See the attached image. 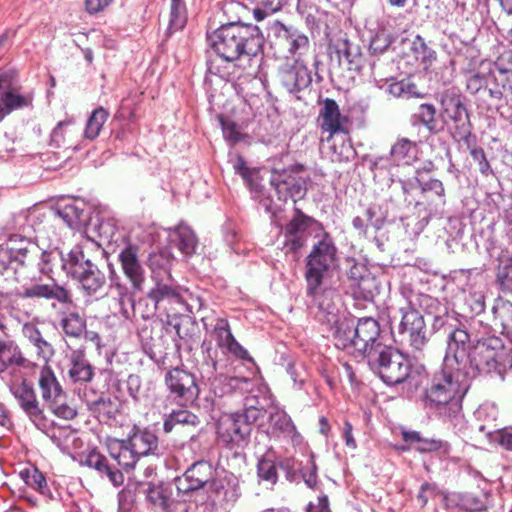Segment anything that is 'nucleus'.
I'll return each instance as SVG.
<instances>
[{"mask_svg":"<svg viewBox=\"0 0 512 512\" xmlns=\"http://www.w3.org/2000/svg\"><path fill=\"white\" fill-rule=\"evenodd\" d=\"M419 301L426 314L432 317L433 330L443 329L447 333V348L454 341L453 337H457V334L463 335V343L458 345V350L464 354V359L459 368L470 380L479 373H489L497 368L504 354V345L500 338L490 336L478 339L470 347L471 335L467 330L453 324L456 319L449 314L445 304L429 295H421Z\"/></svg>","mask_w":512,"mask_h":512,"instance_id":"obj_1","label":"nucleus"},{"mask_svg":"<svg viewBox=\"0 0 512 512\" xmlns=\"http://www.w3.org/2000/svg\"><path fill=\"white\" fill-rule=\"evenodd\" d=\"M463 339L462 334L453 337L450 348H446L442 369L433 374L422 398L425 408L439 411L446 417H454L460 411L461 400L470 385V379L459 368L464 354L458 350V345Z\"/></svg>","mask_w":512,"mask_h":512,"instance_id":"obj_2","label":"nucleus"},{"mask_svg":"<svg viewBox=\"0 0 512 512\" xmlns=\"http://www.w3.org/2000/svg\"><path fill=\"white\" fill-rule=\"evenodd\" d=\"M212 49L227 62L252 61L261 54L264 36L258 26L228 23L208 36Z\"/></svg>","mask_w":512,"mask_h":512,"instance_id":"obj_3","label":"nucleus"},{"mask_svg":"<svg viewBox=\"0 0 512 512\" xmlns=\"http://www.w3.org/2000/svg\"><path fill=\"white\" fill-rule=\"evenodd\" d=\"M380 325L372 317H363L354 323L346 319L333 332L335 346L354 357L367 360L384 344L380 341Z\"/></svg>","mask_w":512,"mask_h":512,"instance_id":"obj_4","label":"nucleus"},{"mask_svg":"<svg viewBox=\"0 0 512 512\" xmlns=\"http://www.w3.org/2000/svg\"><path fill=\"white\" fill-rule=\"evenodd\" d=\"M40 257L44 263L49 262L50 254L41 249L29 239L13 234L9 237L7 246L0 247V278L4 281H17L20 266Z\"/></svg>","mask_w":512,"mask_h":512,"instance_id":"obj_5","label":"nucleus"},{"mask_svg":"<svg viewBox=\"0 0 512 512\" xmlns=\"http://www.w3.org/2000/svg\"><path fill=\"white\" fill-rule=\"evenodd\" d=\"M337 248L333 239L324 234L312 247L306 258L305 279L307 282V295L314 296L320 289L326 274L337 266Z\"/></svg>","mask_w":512,"mask_h":512,"instance_id":"obj_6","label":"nucleus"},{"mask_svg":"<svg viewBox=\"0 0 512 512\" xmlns=\"http://www.w3.org/2000/svg\"><path fill=\"white\" fill-rule=\"evenodd\" d=\"M372 371L388 385L404 382L410 375L411 363L399 350L384 345L367 360Z\"/></svg>","mask_w":512,"mask_h":512,"instance_id":"obj_7","label":"nucleus"},{"mask_svg":"<svg viewBox=\"0 0 512 512\" xmlns=\"http://www.w3.org/2000/svg\"><path fill=\"white\" fill-rule=\"evenodd\" d=\"M61 261L62 269L67 275L77 280L88 294H95L104 286L106 282L104 273L86 257L82 250L72 249L66 257L61 258Z\"/></svg>","mask_w":512,"mask_h":512,"instance_id":"obj_8","label":"nucleus"},{"mask_svg":"<svg viewBox=\"0 0 512 512\" xmlns=\"http://www.w3.org/2000/svg\"><path fill=\"white\" fill-rule=\"evenodd\" d=\"M213 478L212 466L206 461L193 463L182 476L175 478L176 489L179 494H189L207 486L213 495L210 496L213 502L227 499V491L223 492V485Z\"/></svg>","mask_w":512,"mask_h":512,"instance_id":"obj_9","label":"nucleus"},{"mask_svg":"<svg viewBox=\"0 0 512 512\" xmlns=\"http://www.w3.org/2000/svg\"><path fill=\"white\" fill-rule=\"evenodd\" d=\"M401 320L398 334L402 343H406L414 351H422L428 342L427 328L423 315L411 304L399 309Z\"/></svg>","mask_w":512,"mask_h":512,"instance_id":"obj_10","label":"nucleus"},{"mask_svg":"<svg viewBox=\"0 0 512 512\" xmlns=\"http://www.w3.org/2000/svg\"><path fill=\"white\" fill-rule=\"evenodd\" d=\"M269 29L274 37V45L280 52L294 56L308 51L309 38L299 29L279 21H274Z\"/></svg>","mask_w":512,"mask_h":512,"instance_id":"obj_11","label":"nucleus"},{"mask_svg":"<svg viewBox=\"0 0 512 512\" xmlns=\"http://www.w3.org/2000/svg\"><path fill=\"white\" fill-rule=\"evenodd\" d=\"M165 384L171 396L182 405L192 403L199 395V388L192 373L173 368L165 375Z\"/></svg>","mask_w":512,"mask_h":512,"instance_id":"obj_12","label":"nucleus"},{"mask_svg":"<svg viewBox=\"0 0 512 512\" xmlns=\"http://www.w3.org/2000/svg\"><path fill=\"white\" fill-rule=\"evenodd\" d=\"M417 183L423 196L430 194L435 196L434 201L416 202L415 208L419 216H422L425 220L433 217H442L446 205V193L442 181L431 178L427 181L417 180Z\"/></svg>","mask_w":512,"mask_h":512,"instance_id":"obj_13","label":"nucleus"},{"mask_svg":"<svg viewBox=\"0 0 512 512\" xmlns=\"http://www.w3.org/2000/svg\"><path fill=\"white\" fill-rule=\"evenodd\" d=\"M250 433L251 427L243 422L240 413L223 414L217 422L219 439L231 448L243 446Z\"/></svg>","mask_w":512,"mask_h":512,"instance_id":"obj_14","label":"nucleus"},{"mask_svg":"<svg viewBox=\"0 0 512 512\" xmlns=\"http://www.w3.org/2000/svg\"><path fill=\"white\" fill-rule=\"evenodd\" d=\"M7 385L25 414L38 426L44 416L32 384L24 379L21 382L10 380Z\"/></svg>","mask_w":512,"mask_h":512,"instance_id":"obj_15","label":"nucleus"},{"mask_svg":"<svg viewBox=\"0 0 512 512\" xmlns=\"http://www.w3.org/2000/svg\"><path fill=\"white\" fill-rule=\"evenodd\" d=\"M440 104L442 115L447 116L457 125L461 136L469 135V117L461 95L453 89L446 90L441 95Z\"/></svg>","mask_w":512,"mask_h":512,"instance_id":"obj_16","label":"nucleus"},{"mask_svg":"<svg viewBox=\"0 0 512 512\" xmlns=\"http://www.w3.org/2000/svg\"><path fill=\"white\" fill-rule=\"evenodd\" d=\"M279 81L289 92L295 93L301 91L312 82L311 73L302 63L295 61L293 64H284L279 68Z\"/></svg>","mask_w":512,"mask_h":512,"instance_id":"obj_17","label":"nucleus"},{"mask_svg":"<svg viewBox=\"0 0 512 512\" xmlns=\"http://www.w3.org/2000/svg\"><path fill=\"white\" fill-rule=\"evenodd\" d=\"M311 219L300 211L284 227L283 235L285 238L284 248L287 252H296L300 250L307 241V229Z\"/></svg>","mask_w":512,"mask_h":512,"instance_id":"obj_18","label":"nucleus"},{"mask_svg":"<svg viewBox=\"0 0 512 512\" xmlns=\"http://www.w3.org/2000/svg\"><path fill=\"white\" fill-rule=\"evenodd\" d=\"M259 426L265 428V432L271 437L294 439L299 435L291 417L278 407L269 411L268 425L265 427L260 422Z\"/></svg>","mask_w":512,"mask_h":512,"instance_id":"obj_19","label":"nucleus"},{"mask_svg":"<svg viewBox=\"0 0 512 512\" xmlns=\"http://www.w3.org/2000/svg\"><path fill=\"white\" fill-rule=\"evenodd\" d=\"M318 291L319 289L316 291V294L312 296L319 309L318 316L320 320L325 322L334 332L337 326H340L347 318L340 314L339 308L334 301L336 295L333 290H324L321 293Z\"/></svg>","mask_w":512,"mask_h":512,"instance_id":"obj_20","label":"nucleus"},{"mask_svg":"<svg viewBox=\"0 0 512 512\" xmlns=\"http://www.w3.org/2000/svg\"><path fill=\"white\" fill-rule=\"evenodd\" d=\"M212 336L220 348L226 349L227 352L233 354L239 359L253 361L248 351L234 338L230 325L226 319L218 318L216 320Z\"/></svg>","mask_w":512,"mask_h":512,"instance_id":"obj_21","label":"nucleus"},{"mask_svg":"<svg viewBox=\"0 0 512 512\" xmlns=\"http://www.w3.org/2000/svg\"><path fill=\"white\" fill-rule=\"evenodd\" d=\"M15 295L19 298H37L56 300L59 303H71V294L64 287L59 286L55 283L51 284H33L27 287H23L22 290L15 292Z\"/></svg>","mask_w":512,"mask_h":512,"instance_id":"obj_22","label":"nucleus"},{"mask_svg":"<svg viewBox=\"0 0 512 512\" xmlns=\"http://www.w3.org/2000/svg\"><path fill=\"white\" fill-rule=\"evenodd\" d=\"M270 183L281 201L302 198L306 192L305 183L300 178L288 175L285 171L273 172Z\"/></svg>","mask_w":512,"mask_h":512,"instance_id":"obj_23","label":"nucleus"},{"mask_svg":"<svg viewBox=\"0 0 512 512\" xmlns=\"http://www.w3.org/2000/svg\"><path fill=\"white\" fill-rule=\"evenodd\" d=\"M32 100L30 94L22 95L8 87L5 77L0 76V121L14 110L31 106Z\"/></svg>","mask_w":512,"mask_h":512,"instance_id":"obj_24","label":"nucleus"},{"mask_svg":"<svg viewBox=\"0 0 512 512\" xmlns=\"http://www.w3.org/2000/svg\"><path fill=\"white\" fill-rule=\"evenodd\" d=\"M81 465L87 466L96 470L101 476H107L109 481L115 486L119 487L124 483L123 473L114 468L108 463L106 457L96 450L88 452L86 455L81 457Z\"/></svg>","mask_w":512,"mask_h":512,"instance_id":"obj_25","label":"nucleus"},{"mask_svg":"<svg viewBox=\"0 0 512 512\" xmlns=\"http://www.w3.org/2000/svg\"><path fill=\"white\" fill-rule=\"evenodd\" d=\"M138 248L135 246L125 247L119 254V261L126 277L135 289H141L144 282V269L138 259Z\"/></svg>","mask_w":512,"mask_h":512,"instance_id":"obj_26","label":"nucleus"},{"mask_svg":"<svg viewBox=\"0 0 512 512\" xmlns=\"http://www.w3.org/2000/svg\"><path fill=\"white\" fill-rule=\"evenodd\" d=\"M125 440L140 457L153 455L158 450L157 436L147 429L134 427Z\"/></svg>","mask_w":512,"mask_h":512,"instance_id":"obj_27","label":"nucleus"},{"mask_svg":"<svg viewBox=\"0 0 512 512\" xmlns=\"http://www.w3.org/2000/svg\"><path fill=\"white\" fill-rule=\"evenodd\" d=\"M148 297L154 302L157 309L172 310L173 305H183L178 289L164 282H157Z\"/></svg>","mask_w":512,"mask_h":512,"instance_id":"obj_28","label":"nucleus"},{"mask_svg":"<svg viewBox=\"0 0 512 512\" xmlns=\"http://www.w3.org/2000/svg\"><path fill=\"white\" fill-rule=\"evenodd\" d=\"M30 365L31 362L22 355L20 348L13 341H0V374L10 367V374H14V366L29 368Z\"/></svg>","mask_w":512,"mask_h":512,"instance_id":"obj_29","label":"nucleus"},{"mask_svg":"<svg viewBox=\"0 0 512 512\" xmlns=\"http://www.w3.org/2000/svg\"><path fill=\"white\" fill-rule=\"evenodd\" d=\"M38 386L41 397L47 405L52 401H58L65 394L54 371L48 365H44L39 372Z\"/></svg>","mask_w":512,"mask_h":512,"instance_id":"obj_30","label":"nucleus"},{"mask_svg":"<svg viewBox=\"0 0 512 512\" xmlns=\"http://www.w3.org/2000/svg\"><path fill=\"white\" fill-rule=\"evenodd\" d=\"M320 117L322 118V129L332 136L335 133L344 132L343 123L345 117L340 113L339 106L335 100L326 98L321 103Z\"/></svg>","mask_w":512,"mask_h":512,"instance_id":"obj_31","label":"nucleus"},{"mask_svg":"<svg viewBox=\"0 0 512 512\" xmlns=\"http://www.w3.org/2000/svg\"><path fill=\"white\" fill-rule=\"evenodd\" d=\"M169 240L185 256H191L196 253L198 239L194 231L186 225L181 224L169 229Z\"/></svg>","mask_w":512,"mask_h":512,"instance_id":"obj_32","label":"nucleus"},{"mask_svg":"<svg viewBox=\"0 0 512 512\" xmlns=\"http://www.w3.org/2000/svg\"><path fill=\"white\" fill-rule=\"evenodd\" d=\"M213 389L216 395L239 391L240 393H250L254 387V381L247 377L220 376L213 382Z\"/></svg>","mask_w":512,"mask_h":512,"instance_id":"obj_33","label":"nucleus"},{"mask_svg":"<svg viewBox=\"0 0 512 512\" xmlns=\"http://www.w3.org/2000/svg\"><path fill=\"white\" fill-rule=\"evenodd\" d=\"M68 375L74 383H87L92 380L94 369L86 359L84 352L80 350L72 352Z\"/></svg>","mask_w":512,"mask_h":512,"instance_id":"obj_34","label":"nucleus"},{"mask_svg":"<svg viewBox=\"0 0 512 512\" xmlns=\"http://www.w3.org/2000/svg\"><path fill=\"white\" fill-rule=\"evenodd\" d=\"M494 326L501 329V333L512 338V302L504 298L495 299L491 309Z\"/></svg>","mask_w":512,"mask_h":512,"instance_id":"obj_35","label":"nucleus"},{"mask_svg":"<svg viewBox=\"0 0 512 512\" xmlns=\"http://www.w3.org/2000/svg\"><path fill=\"white\" fill-rule=\"evenodd\" d=\"M108 448L111 458L114 459L126 472L134 469L140 458L138 454L134 453L132 447L125 439L114 441Z\"/></svg>","mask_w":512,"mask_h":512,"instance_id":"obj_36","label":"nucleus"},{"mask_svg":"<svg viewBox=\"0 0 512 512\" xmlns=\"http://www.w3.org/2000/svg\"><path fill=\"white\" fill-rule=\"evenodd\" d=\"M55 216L61 218L64 223L72 229H79L88 221L86 211L82 206L75 203L57 205L53 210Z\"/></svg>","mask_w":512,"mask_h":512,"instance_id":"obj_37","label":"nucleus"},{"mask_svg":"<svg viewBox=\"0 0 512 512\" xmlns=\"http://www.w3.org/2000/svg\"><path fill=\"white\" fill-rule=\"evenodd\" d=\"M147 485L145 491L147 503L156 511H166L170 506V488L163 483L155 484L152 481Z\"/></svg>","mask_w":512,"mask_h":512,"instance_id":"obj_38","label":"nucleus"},{"mask_svg":"<svg viewBox=\"0 0 512 512\" xmlns=\"http://www.w3.org/2000/svg\"><path fill=\"white\" fill-rule=\"evenodd\" d=\"M22 332L28 341L34 346L36 353L40 358L46 362L52 358L54 355L53 346L43 338L36 325L26 323L23 325Z\"/></svg>","mask_w":512,"mask_h":512,"instance_id":"obj_39","label":"nucleus"},{"mask_svg":"<svg viewBox=\"0 0 512 512\" xmlns=\"http://www.w3.org/2000/svg\"><path fill=\"white\" fill-rule=\"evenodd\" d=\"M497 262L496 284L504 294H512V256L502 254Z\"/></svg>","mask_w":512,"mask_h":512,"instance_id":"obj_40","label":"nucleus"},{"mask_svg":"<svg viewBox=\"0 0 512 512\" xmlns=\"http://www.w3.org/2000/svg\"><path fill=\"white\" fill-rule=\"evenodd\" d=\"M437 110L433 104L423 103L419 105L415 114L419 122L431 134H438L444 130V124L436 118Z\"/></svg>","mask_w":512,"mask_h":512,"instance_id":"obj_41","label":"nucleus"},{"mask_svg":"<svg viewBox=\"0 0 512 512\" xmlns=\"http://www.w3.org/2000/svg\"><path fill=\"white\" fill-rule=\"evenodd\" d=\"M200 419L194 413L188 410L172 411L164 420L163 430L170 433L176 425L197 427Z\"/></svg>","mask_w":512,"mask_h":512,"instance_id":"obj_42","label":"nucleus"},{"mask_svg":"<svg viewBox=\"0 0 512 512\" xmlns=\"http://www.w3.org/2000/svg\"><path fill=\"white\" fill-rule=\"evenodd\" d=\"M350 288L355 298L365 301H371L378 292L377 280L370 271L360 281L350 284Z\"/></svg>","mask_w":512,"mask_h":512,"instance_id":"obj_43","label":"nucleus"},{"mask_svg":"<svg viewBox=\"0 0 512 512\" xmlns=\"http://www.w3.org/2000/svg\"><path fill=\"white\" fill-rule=\"evenodd\" d=\"M297 11L311 30L320 26L321 17H327V11L318 8L307 0H298Z\"/></svg>","mask_w":512,"mask_h":512,"instance_id":"obj_44","label":"nucleus"},{"mask_svg":"<svg viewBox=\"0 0 512 512\" xmlns=\"http://www.w3.org/2000/svg\"><path fill=\"white\" fill-rule=\"evenodd\" d=\"M61 328L66 336L79 338L86 328L85 319L77 312H70L60 322Z\"/></svg>","mask_w":512,"mask_h":512,"instance_id":"obj_45","label":"nucleus"},{"mask_svg":"<svg viewBox=\"0 0 512 512\" xmlns=\"http://www.w3.org/2000/svg\"><path fill=\"white\" fill-rule=\"evenodd\" d=\"M109 113L102 107L95 109L87 120L84 130V137L88 140H94L99 136V133L106 122Z\"/></svg>","mask_w":512,"mask_h":512,"instance_id":"obj_46","label":"nucleus"},{"mask_svg":"<svg viewBox=\"0 0 512 512\" xmlns=\"http://www.w3.org/2000/svg\"><path fill=\"white\" fill-rule=\"evenodd\" d=\"M187 22V11L184 0H171L168 30L175 32L184 28Z\"/></svg>","mask_w":512,"mask_h":512,"instance_id":"obj_47","label":"nucleus"},{"mask_svg":"<svg viewBox=\"0 0 512 512\" xmlns=\"http://www.w3.org/2000/svg\"><path fill=\"white\" fill-rule=\"evenodd\" d=\"M149 261L155 277H158V275L163 272L164 275L170 278V268L173 262V257L168 250H161L157 253H152Z\"/></svg>","mask_w":512,"mask_h":512,"instance_id":"obj_48","label":"nucleus"},{"mask_svg":"<svg viewBox=\"0 0 512 512\" xmlns=\"http://www.w3.org/2000/svg\"><path fill=\"white\" fill-rule=\"evenodd\" d=\"M258 404L259 402L254 396L245 398L244 411L240 413V416L243 422L248 424V427H251L253 423L259 422L267 414V411L262 407H258Z\"/></svg>","mask_w":512,"mask_h":512,"instance_id":"obj_49","label":"nucleus"},{"mask_svg":"<svg viewBox=\"0 0 512 512\" xmlns=\"http://www.w3.org/2000/svg\"><path fill=\"white\" fill-rule=\"evenodd\" d=\"M338 60L340 65L346 66L348 70L358 71L361 68V55L359 53H352L350 51L349 43L345 40L342 47L337 50Z\"/></svg>","mask_w":512,"mask_h":512,"instance_id":"obj_50","label":"nucleus"},{"mask_svg":"<svg viewBox=\"0 0 512 512\" xmlns=\"http://www.w3.org/2000/svg\"><path fill=\"white\" fill-rule=\"evenodd\" d=\"M393 41V35L389 31L379 29L371 37L369 49L373 54H382L389 48Z\"/></svg>","mask_w":512,"mask_h":512,"instance_id":"obj_51","label":"nucleus"},{"mask_svg":"<svg viewBox=\"0 0 512 512\" xmlns=\"http://www.w3.org/2000/svg\"><path fill=\"white\" fill-rule=\"evenodd\" d=\"M257 475L260 481L268 485H274L277 482L278 474L276 465L272 460L261 459L257 465Z\"/></svg>","mask_w":512,"mask_h":512,"instance_id":"obj_52","label":"nucleus"},{"mask_svg":"<svg viewBox=\"0 0 512 512\" xmlns=\"http://www.w3.org/2000/svg\"><path fill=\"white\" fill-rule=\"evenodd\" d=\"M411 49L416 58L423 63H431L436 59V52L427 46L424 38L420 35L414 38Z\"/></svg>","mask_w":512,"mask_h":512,"instance_id":"obj_53","label":"nucleus"},{"mask_svg":"<svg viewBox=\"0 0 512 512\" xmlns=\"http://www.w3.org/2000/svg\"><path fill=\"white\" fill-rule=\"evenodd\" d=\"M51 411L66 420H71L77 415V411L74 407L66 403V395L63 394L58 401H52L48 404Z\"/></svg>","mask_w":512,"mask_h":512,"instance_id":"obj_54","label":"nucleus"},{"mask_svg":"<svg viewBox=\"0 0 512 512\" xmlns=\"http://www.w3.org/2000/svg\"><path fill=\"white\" fill-rule=\"evenodd\" d=\"M364 216L366 217L369 226L374 230L381 229L386 220V213L379 205L376 204L370 205L365 210Z\"/></svg>","mask_w":512,"mask_h":512,"instance_id":"obj_55","label":"nucleus"},{"mask_svg":"<svg viewBox=\"0 0 512 512\" xmlns=\"http://www.w3.org/2000/svg\"><path fill=\"white\" fill-rule=\"evenodd\" d=\"M414 148V142L407 138H401L391 147L390 155L394 161H401L407 158Z\"/></svg>","mask_w":512,"mask_h":512,"instance_id":"obj_56","label":"nucleus"},{"mask_svg":"<svg viewBox=\"0 0 512 512\" xmlns=\"http://www.w3.org/2000/svg\"><path fill=\"white\" fill-rule=\"evenodd\" d=\"M126 387L129 395L136 402L142 399L144 400L147 397L146 391L142 388L141 378L138 375H129L126 381Z\"/></svg>","mask_w":512,"mask_h":512,"instance_id":"obj_57","label":"nucleus"},{"mask_svg":"<svg viewBox=\"0 0 512 512\" xmlns=\"http://www.w3.org/2000/svg\"><path fill=\"white\" fill-rule=\"evenodd\" d=\"M88 408L98 414L110 415L114 410V403L109 397L100 396L93 401H87Z\"/></svg>","mask_w":512,"mask_h":512,"instance_id":"obj_58","label":"nucleus"},{"mask_svg":"<svg viewBox=\"0 0 512 512\" xmlns=\"http://www.w3.org/2000/svg\"><path fill=\"white\" fill-rule=\"evenodd\" d=\"M116 287L119 291L118 304L120 306V313L125 319H129L134 306V301L127 293L126 288L120 284H116Z\"/></svg>","mask_w":512,"mask_h":512,"instance_id":"obj_59","label":"nucleus"},{"mask_svg":"<svg viewBox=\"0 0 512 512\" xmlns=\"http://www.w3.org/2000/svg\"><path fill=\"white\" fill-rule=\"evenodd\" d=\"M466 304L470 312L479 315L485 310V297L481 291H472L466 298Z\"/></svg>","mask_w":512,"mask_h":512,"instance_id":"obj_60","label":"nucleus"},{"mask_svg":"<svg viewBox=\"0 0 512 512\" xmlns=\"http://www.w3.org/2000/svg\"><path fill=\"white\" fill-rule=\"evenodd\" d=\"M21 475L24 477L26 484L36 490H42L46 487V479L44 475L36 468L33 470H25L24 472H21Z\"/></svg>","mask_w":512,"mask_h":512,"instance_id":"obj_61","label":"nucleus"},{"mask_svg":"<svg viewBox=\"0 0 512 512\" xmlns=\"http://www.w3.org/2000/svg\"><path fill=\"white\" fill-rule=\"evenodd\" d=\"M224 138L230 142L236 143L241 140V132L236 123L229 119L220 118Z\"/></svg>","mask_w":512,"mask_h":512,"instance_id":"obj_62","label":"nucleus"},{"mask_svg":"<svg viewBox=\"0 0 512 512\" xmlns=\"http://www.w3.org/2000/svg\"><path fill=\"white\" fill-rule=\"evenodd\" d=\"M143 348L149 355L161 354L165 349L163 341V329L157 335V338L151 337L150 340L143 338Z\"/></svg>","mask_w":512,"mask_h":512,"instance_id":"obj_63","label":"nucleus"},{"mask_svg":"<svg viewBox=\"0 0 512 512\" xmlns=\"http://www.w3.org/2000/svg\"><path fill=\"white\" fill-rule=\"evenodd\" d=\"M494 68L501 77L512 75V51L503 52L495 61Z\"/></svg>","mask_w":512,"mask_h":512,"instance_id":"obj_64","label":"nucleus"}]
</instances>
